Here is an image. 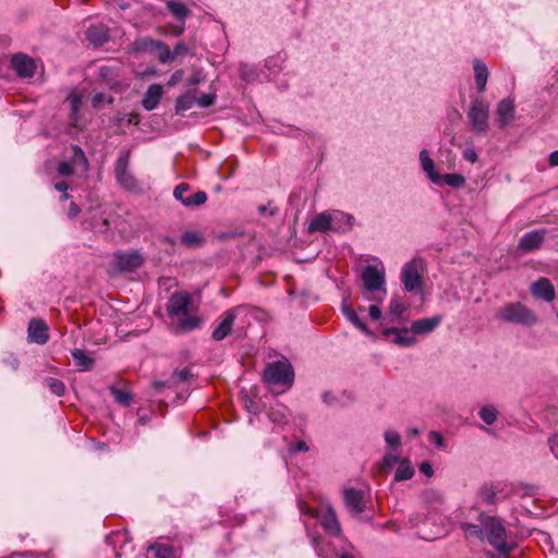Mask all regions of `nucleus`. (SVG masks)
Listing matches in <instances>:
<instances>
[{
    "label": "nucleus",
    "mask_w": 558,
    "mask_h": 558,
    "mask_svg": "<svg viewBox=\"0 0 558 558\" xmlns=\"http://www.w3.org/2000/svg\"><path fill=\"white\" fill-rule=\"evenodd\" d=\"M192 296L186 291L174 292L167 304V313L170 318H175L173 326L175 333L192 331L198 328L202 319L190 313Z\"/></svg>",
    "instance_id": "1"
},
{
    "label": "nucleus",
    "mask_w": 558,
    "mask_h": 558,
    "mask_svg": "<svg viewBox=\"0 0 558 558\" xmlns=\"http://www.w3.org/2000/svg\"><path fill=\"white\" fill-rule=\"evenodd\" d=\"M477 520L485 530L488 543L501 555H509L513 547L507 542L506 527L502 521L493 515L480 513Z\"/></svg>",
    "instance_id": "2"
},
{
    "label": "nucleus",
    "mask_w": 558,
    "mask_h": 558,
    "mask_svg": "<svg viewBox=\"0 0 558 558\" xmlns=\"http://www.w3.org/2000/svg\"><path fill=\"white\" fill-rule=\"evenodd\" d=\"M362 281L364 288L369 295L367 300L375 302H383L386 298L387 290L385 268L381 265H367L362 271Z\"/></svg>",
    "instance_id": "3"
},
{
    "label": "nucleus",
    "mask_w": 558,
    "mask_h": 558,
    "mask_svg": "<svg viewBox=\"0 0 558 558\" xmlns=\"http://www.w3.org/2000/svg\"><path fill=\"white\" fill-rule=\"evenodd\" d=\"M263 378L267 384L290 388L294 383V369L289 360L282 356L266 365Z\"/></svg>",
    "instance_id": "4"
},
{
    "label": "nucleus",
    "mask_w": 558,
    "mask_h": 558,
    "mask_svg": "<svg viewBox=\"0 0 558 558\" xmlns=\"http://www.w3.org/2000/svg\"><path fill=\"white\" fill-rule=\"evenodd\" d=\"M496 318L517 325L531 326L536 323V316L520 302L509 303L496 312Z\"/></svg>",
    "instance_id": "5"
},
{
    "label": "nucleus",
    "mask_w": 558,
    "mask_h": 558,
    "mask_svg": "<svg viewBox=\"0 0 558 558\" xmlns=\"http://www.w3.org/2000/svg\"><path fill=\"white\" fill-rule=\"evenodd\" d=\"M423 259L416 257L404 265L401 271V281L408 292L422 290Z\"/></svg>",
    "instance_id": "6"
},
{
    "label": "nucleus",
    "mask_w": 558,
    "mask_h": 558,
    "mask_svg": "<svg viewBox=\"0 0 558 558\" xmlns=\"http://www.w3.org/2000/svg\"><path fill=\"white\" fill-rule=\"evenodd\" d=\"M131 151L123 149L120 151L114 166V175L118 183L128 191H136L138 189L135 177L129 171V162Z\"/></svg>",
    "instance_id": "7"
},
{
    "label": "nucleus",
    "mask_w": 558,
    "mask_h": 558,
    "mask_svg": "<svg viewBox=\"0 0 558 558\" xmlns=\"http://www.w3.org/2000/svg\"><path fill=\"white\" fill-rule=\"evenodd\" d=\"M488 113L489 107L486 102L478 98H474L471 101V107L468 112L469 121L472 129L480 134H484L488 129Z\"/></svg>",
    "instance_id": "8"
},
{
    "label": "nucleus",
    "mask_w": 558,
    "mask_h": 558,
    "mask_svg": "<svg viewBox=\"0 0 558 558\" xmlns=\"http://www.w3.org/2000/svg\"><path fill=\"white\" fill-rule=\"evenodd\" d=\"M132 52H151L158 50V60L161 63H167L169 59V47L161 40H156L151 37H141L135 39L130 47Z\"/></svg>",
    "instance_id": "9"
},
{
    "label": "nucleus",
    "mask_w": 558,
    "mask_h": 558,
    "mask_svg": "<svg viewBox=\"0 0 558 558\" xmlns=\"http://www.w3.org/2000/svg\"><path fill=\"white\" fill-rule=\"evenodd\" d=\"M190 185L187 183H180L173 191L175 199L180 201L185 207H198L206 203L207 194L204 191H197L189 194Z\"/></svg>",
    "instance_id": "10"
},
{
    "label": "nucleus",
    "mask_w": 558,
    "mask_h": 558,
    "mask_svg": "<svg viewBox=\"0 0 558 558\" xmlns=\"http://www.w3.org/2000/svg\"><path fill=\"white\" fill-rule=\"evenodd\" d=\"M144 257L136 251L117 253L113 258L114 267L120 271H134L142 266Z\"/></svg>",
    "instance_id": "11"
},
{
    "label": "nucleus",
    "mask_w": 558,
    "mask_h": 558,
    "mask_svg": "<svg viewBox=\"0 0 558 558\" xmlns=\"http://www.w3.org/2000/svg\"><path fill=\"white\" fill-rule=\"evenodd\" d=\"M48 325L40 318H33L28 324V340L37 344H45L49 340Z\"/></svg>",
    "instance_id": "12"
},
{
    "label": "nucleus",
    "mask_w": 558,
    "mask_h": 558,
    "mask_svg": "<svg viewBox=\"0 0 558 558\" xmlns=\"http://www.w3.org/2000/svg\"><path fill=\"white\" fill-rule=\"evenodd\" d=\"M344 502L352 514L359 515L365 510L364 493L355 488H345Z\"/></svg>",
    "instance_id": "13"
},
{
    "label": "nucleus",
    "mask_w": 558,
    "mask_h": 558,
    "mask_svg": "<svg viewBox=\"0 0 558 558\" xmlns=\"http://www.w3.org/2000/svg\"><path fill=\"white\" fill-rule=\"evenodd\" d=\"M11 63L19 76L33 77L35 74L36 65L34 60L24 53H16L12 56Z\"/></svg>",
    "instance_id": "14"
},
{
    "label": "nucleus",
    "mask_w": 558,
    "mask_h": 558,
    "mask_svg": "<svg viewBox=\"0 0 558 558\" xmlns=\"http://www.w3.org/2000/svg\"><path fill=\"white\" fill-rule=\"evenodd\" d=\"M545 236V229L526 232L519 242V248L523 252H532L538 250L544 243Z\"/></svg>",
    "instance_id": "15"
},
{
    "label": "nucleus",
    "mask_w": 558,
    "mask_h": 558,
    "mask_svg": "<svg viewBox=\"0 0 558 558\" xmlns=\"http://www.w3.org/2000/svg\"><path fill=\"white\" fill-rule=\"evenodd\" d=\"M408 303L402 298L395 295L389 303L388 319L393 323H404L408 319Z\"/></svg>",
    "instance_id": "16"
},
{
    "label": "nucleus",
    "mask_w": 558,
    "mask_h": 558,
    "mask_svg": "<svg viewBox=\"0 0 558 558\" xmlns=\"http://www.w3.org/2000/svg\"><path fill=\"white\" fill-rule=\"evenodd\" d=\"M515 106L512 99L505 98L497 106V123L499 129L506 128L514 118Z\"/></svg>",
    "instance_id": "17"
},
{
    "label": "nucleus",
    "mask_w": 558,
    "mask_h": 558,
    "mask_svg": "<svg viewBox=\"0 0 558 558\" xmlns=\"http://www.w3.org/2000/svg\"><path fill=\"white\" fill-rule=\"evenodd\" d=\"M235 318V310L227 311L219 325L214 329L211 338L216 341H221L227 338L232 331Z\"/></svg>",
    "instance_id": "18"
},
{
    "label": "nucleus",
    "mask_w": 558,
    "mask_h": 558,
    "mask_svg": "<svg viewBox=\"0 0 558 558\" xmlns=\"http://www.w3.org/2000/svg\"><path fill=\"white\" fill-rule=\"evenodd\" d=\"M531 291L535 298L542 299L546 302L554 301L556 296L555 288L550 280L547 278H539L538 280H536L532 284Z\"/></svg>",
    "instance_id": "19"
},
{
    "label": "nucleus",
    "mask_w": 558,
    "mask_h": 558,
    "mask_svg": "<svg viewBox=\"0 0 558 558\" xmlns=\"http://www.w3.org/2000/svg\"><path fill=\"white\" fill-rule=\"evenodd\" d=\"M441 323V316L422 318L412 323L411 332L413 335H427L436 329Z\"/></svg>",
    "instance_id": "20"
},
{
    "label": "nucleus",
    "mask_w": 558,
    "mask_h": 558,
    "mask_svg": "<svg viewBox=\"0 0 558 558\" xmlns=\"http://www.w3.org/2000/svg\"><path fill=\"white\" fill-rule=\"evenodd\" d=\"M320 524L326 532L333 536H339L341 533V526L336 512L332 508H327L325 513L320 518Z\"/></svg>",
    "instance_id": "21"
},
{
    "label": "nucleus",
    "mask_w": 558,
    "mask_h": 558,
    "mask_svg": "<svg viewBox=\"0 0 558 558\" xmlns=\"http://www.w3.org/2000/svg\"><path fill=\"white\" fill-rule=\"evenodd\" d=\"M411 328H397L390 327L384 330L386 336L395 335V342L402 347H411L416 342V339L413 335H410Z\"/></svg>",
    "instance_id": "22"
},
{
    "label": "nucleus",
    "mask_w": 558,
    "mask_h": 558,
    "mask_svg": "<svg viewBox=\"0 0 558 558\" xmlns=\"http://www.w3.org/2000/svg\"><path fill=\"white\" fill-rule=\"evenodd\" d=\"M161 97L162 86L159 84H151L143 97L142 105L148 111L154 110L158 106Z\"/></svg>",
    "instance_id": "23"
},
{
    "label": "nucleus",
    "mask_w": 558,
    "mask_h": 558,
    "mask_svg": "<svg viewBox=\"0 0 558 558\" xmlns=\"http://www.w3.org/2000/svg\"><path fill=\"white\" fill-rule=\"evenodd\" d=\"M332 229V217L328 213H320L316 215L310 226V232H326Z\"/></svg>",
    "instance_id": "24"
},
{
    "label": "nucleus",
    "mask_w": 558,
    "mask_h": 558,
    "mask_svg": "<svg viewBox=\"0 0 558 558\" xmlns=\"http://www.w3.org/2000/svg\"><path fill=\"white\" fill-rule=\"evenodd\" d=\"M289 416L288 408L280 403L272 405L268 411V417L275 425L283 426L288 424Z\"/></svg>",
    "instance_id": "25"
},
{
    "label": "nucleus",
    "mask_w": 558,
    "mask_h": 558,
    "mask_svg": "<svg viewBox=\"0 0 558 558\" xmlns=\"http://www.w3.org/2000/svg\"><path fill=\"white\" fill-rule=\"evenodd\" d=\"M86 38L89 43L100 46L108 40V31L102 25H92L86 31Z\"/></svg>",
    "instance_id": "26"
},
{
    "label": "nucleus",
    "mask_w": 558,
    "mask_h": 558,
    "mask_svg": "<svg viewBox=\"0 0 558 558\" xmlns=\"http://www.w3.org/2000/svg\"><path fill=\"white\" fill-rule=\"evenodd\" d=\"M473 70L476 86L480 92H484L486 88L487 80H488V69L484 62L481 60H474Z\"/></svg>",
    "instance_id": "27"
},
{
    "label": "nucleus",
    "mask_w": 558,
    "mask_h": 558,
    "mask_svg": "<svg viewBox=\"0 0 558 558\" xmlns=\"http://www.w3.org/2000/svg\"><path fill=\"white\" fill-rule=\"evenodd\" d=\"M420 160H421V165H422L423 170L427 173V175L430 179V181H433L434 183H439L440 182V174H438L435 171L434 161L428 156V151L426 149H423L420 153Z\"/></svg>",
    "instance_id": "28"
},
{
    "label": "nucleus",
    "mask_w": 558,
    "mask_h": 558,
    "mask_svg": "<svg viewBox=\"0 0 558 558\" xmlns=\"http://www.w3.org/2000/svg\"><path fill=\"white\" fill-rule=\"evenodd\" d=\"M147 558H174L173 547L166 544H154L147 549Z\"/></svg>",
    "instance_id": "29"
},
{
    "label": "nucleus",
    "mask_w": 558,
    "mask_h": 558,
    "mask_svg": "<svg viewBox=\"0 0 558 558\" xmlns=\"http://www.w3.org/2000/svg\"><path fill=\"white\" fill-rule=\"evenodd\" d=\"M72 356L80 371H89L94 367V359L89 356L84 350L74 349L72 351Z\"/></svg>",
    "instance_id": "30"
},
{
    "label": "nucleus",
    "mask_w": 558,
    "mask_h": 558,
    "mask_svg": "<svg viewBox=\"0 0 558 558\" xmlns=\"http://www.w3.org/2000/svg\"><path fill=\"white\" fill-rule=\"evenodd\" d=\"M166 7L181 22H184L190 14L187 7L181 1L170 0L166 3Z\"/></svg>",
    "instance_id": "31"
},
{
    "label": "nucleus",
    "mask_w": 558,
    "mask_h": 558,
    "mask_svg": "<svg viewBox=\"0 0 558 558\" xmlns=\"http://www.w3.org/2000/svg\"><path fill=\"white\" fill-rule=\"evenodd\" d=\"M414 475V468L411 465L410 461L403 459L400 461V464L395 473V481L401 482L412 478Z\"/></svg>",
    "instance_id": "32"
},
{
    "label": "nucleus",
    "mask_w": 558,
    "mask_h": 558,
    "mask_svg": "<svg viewBox=\"0 0 558 558\" xmlns=\"http://www.w3.org/2000/svg\"><path fill=\"white\" fill-rule=\"evenodd\" d=\"M342 312L344 316L348 318V320H350L356 328H359L361 331L365 333H369L366 324L361 320V318L357 316V314L350 305L343 304Z\"/></svg>",
    "instance_id": "33"
},
{
    "label": "nucleus",
    "mask_w": 558,
    "mask_h": 558,
    "mask_svg": "<svg viewBox=\"0 0 558 558\" xmlns=\"http://www.w3.org/2000/svg\"><path fill=\"white\" fill-rule=\"evenodd\" d=\"M497 490L490 484H485L481 487L480 497L486 505H494L496 502Z\"/></svg>",
    "instance_id": "34"
},
{
    "label": "nucleus",
    "mask_w": 558,
    "mask_h": 558,
    "mask_svg": "<svg viewBox=\"0 0 558 558\" xmlns=\"http://www.w3.org/2000/svg\"><path fill=\"white\" fill-rule=\"evenodd\" d=\"M440 181L454 189L462 187L465 184V178L458 173H447L440 175Z\"/></svg>",
    "instance_id": "35"
},
{
    "label": "nucleus",
    "mask_w": 558,
    "mask_h": 558,
    "mask_svg": "<svg viewBox=\"0 0 558 558\" xmlns=\"http://www.w3.org/2000/svg\"><path fill=\"white\" fill-rule=\"evenodd\" d=\"M109 391H110V395L114 398V400L121 404V405H129L131 400H132V396L130 392L128 391H124L118 387H114V386H111L109 387Z\"/></svg>",
    "instance_id": "36"
},
{
    "label": "nucleus",
    "mask_w": 558,
    "mask_h": 558,
    "mask_svg": "<svg viewBox=\"0 0 558 558\" xmlns=\"http://www.w3.org/2000/svg\"><path fill=\"white\" fill-rule=\"evenodd\" d=\"M461 529L463 530L466 537L475 536L480 539H484L485 530L480 525L473 523H461Z\"/></svg>",
    "instance_id": "37"
},
{
    "label": "nucleus",
    "mask_w": 558,
    "mask_h": 558,
    "mask_svg": "<svg viewBox=\"0 0 558 558\" xmlns=\"http://www.w3.org/2000/svg\"><path fill=\"white\" fill-rule=\"evenodd\" d=\"M478 415L487 425H492L497 420V410L493 405H484L480 410Z\"/></svg>",
    "instance_id": "38"
},
{
    "label": "nucleus",
    "mask_w": 558,
    "mask_h": 558,
    "mask_svg": "<svg viewBox=\"0 0 558 558\" xmlns=\"http://www.w3.org/2000/svg\"><path fill=\"white\" fill-rule=\"evenodd\" d=\"M45 383L53 395L58 397H62L64 395L65 385L63 384L62 380L53 377H47L45 379Z\"/></svg>",
    "instance_id": "39"
},
{
    "label": "nucleus",
    "mask_w": 558,
    "mask_h": 558,
    "mask_svg": "<svg viewBox=\"0 0 558 558\" xmlns=\"http://www.w3.org/2000/svg\"><path fill=\"white\" fill-rule=\"evenodd\" d=\"M194 102H195V98L193 96L184 95V96L179 97L175 102L177 113L189 110L193 106Z\"/></svg>",
    "instance_id": "40"
},
{
    "label": "nucleus",
    "mask_w": 558,
    "mask_h": 558,
    "mask_svg": "<svg viewBox=\"0 0 558 558\" xmlns=\"http://www.w3.org/2000/svg\"><path fill=\"white\" fill-rule=\"evenodd\" d=\"M68 100L71 106L72 119L76 120V114L78 113L81 105H82V97L78 93L72 92L68 96Z\"/></svg>",
    "instance_id": "41"
},
{
    "label": "nucleus",
    "mask_w": 558,
    "mask_h": 558,
    "mask_svg": "<svg viewBox=\"0 0 558 558\" xmlns=\"http://www.w3.org/2000/svg\"><path fill=\"white\" fill-rule=\"evenodd\" d=\"M189 52V47L183 41H179L172 51L169 49V59L167 60V63L173 61L177 57H184Z\"/></svg>",
    "instance_id": "42"
},
{
    "label": "nucleus",
    "mask_w": 558,
    "mask_h": 558,
    "mask_svg": "<svg viewBox=\"0 0 558 558\" xmlns=\"http://www.w3.org/2000/svg\"><path fill=\"white\" fill-rule=\"evenodd\" d=\"M181 242L186 246L198 245L202 242V238L198 233L189 231L182 234Z\"/></svg>",
    "instance_id": "43"
},
{
    "label": "nucleus",
    "mask_w": 558,
    "mask_h": 558,
    "mask_svg": "<svg viewBox=\"0 0 558 558\" xmlns=\"http://www.w3.org/2000/svg\"><path fill=\"white\" fill-rule=\"evenodd\" d=\"M191 377H192L191 369L189 367H184L182 369H175L172 374L171 379L175 384H179V383H185V381L190 380Z\"/></svg>",
    "instance_id": "44"
},
{
    "label": "nucleus",
    "mask_w": 558,
    "mask_h": 558,
    "mask_svg": "<svg viewBox=\"0 0 558 558\" xmlns=\"http://www.w3.org/2000/svg\"><path fill=\"white\" fill-rule=\"evenodd\" d=\"M384 437H385V441L390 447H395L396 448V447H399L400 444H401L400 435L396 430H386Z\"/></svg>",
    "instance_id": "45"
},
{
    "label": "nucleus",
    "mask_w": 558,
    "mask_h": 558,
    "mask_svg": "<svg viewBox=\"0 0 558 558\" xmlns=\"http://www.w3.org/2000/svg\"><path fill=\"white\" fill-rule=\"evenodd\" d=\"M73 162L82 163L84 168H87L88 161L83 151V149L78 146H73Z\"/></svg>",
    "instance_id": "46"
},
{
    "label": "nucleus",
    "mask_w": 558,
    "mask_h": 558,
    "mask_svg": "<svg viewBox=\"0 0 558 558\" xmlns=\"http://www.w3.org/2000/svg\"><path fill=\"white\" fill-rule=\"evenodd\" d=\"M215 99L216 96L214 94H203L195 101L201 108H208L214 104Z\"/></svg>",
    "instance_id": "47"
},
{
    "label": "nucleus",
    "mask_w": 558,
    "mask_h": 558,
    "mask_svg": "<svg viewBox=\"0 0 558 558\" xmlns=\"http://www.w3.org/2000/svg\"><path fill=\"white\" fill-rule=\"evenodd\" d=\"M74 172L72 162L62 161L58 166V173L62 177H70Z\"/></svg>",
    "instance_id": "48"
},
{
    "label": "nucleus",
    "mask_w": 558,
    "mask_h": 558,
    "mask_svg": "<svg viewBox=\"0 0 558 558\" xmlns=\"http://www.w3.org/2000/svg\"><path fill=\"white\" fill-rule=\"evenodd\" d=\"M398 461H399L398 454L387 453L383 459V468L390 469Z\"/></svg>",
    "instance_id": "49"
},
{
    "label": "nucleus",
    "mask_w": 558,
    "mask_h": 558,
    "mask_svg": "<svg viewBox=\"0 0 558 558\" xmlns=\"http://www.w3.org/2000/svg\"><path fill=\"white\" fill-rule=\"evenodd\" d=\"M240 75L243 80L250 81L253 80L256 75L255 71L253 69H248L247 65H241L240 68Z\"/></svg>",
    "instance_id": "50"
},
{
    "label": "nucleus",
    "mask_w": 558,
    "mask_h": 558,
    "mask_svg": "<svg viewBox=\"0 0 558 558\" xmlns=\"http://www.w3.org/2000/svg\"><path fill=\"white\" fill-rule=\"evenodd\" d=\"M308 446L304 442V441H298L293 445L290 446L289 448V451L291 453H296V452H307L308 451Z\"/></svg>",
    "instance_id": "51"
},
{
    "label": "nucleus",
    "mask_w": 558,
    "mask_h": 558,
    "mask_svg": "<svg viewBox=\"0 0 558 558\" xmlns=\"http://www.w3.org/2000/svg\"><path fill=\"white\" fill-rule=\"evenodd\" d=\"M258 213L260 215L269 214L270 216H275L278 213V208L271 206V202H269L268 205H259Z\"/></svg>",
    "instance_id": "52"
},
{
    "label": "nucleus",
    "mask_w": 558,
    "mask_h": 558,
    "mask_svg": "<svg viewBox=\"0 0 558 558\" xmlns=\"http://www.w3.org/2000/svg\"><path fill=\"white\" fill-rule=\"evenodd\" d=\"M183 70H177L174 73H172V75L170 76L167 85L172 87V86H175L179 82H181L182 77H183Z\"/></svg>",
    "instance_id": "53"
},
{
    "label": "nucleus",
    "mask_w": 558,
    "mask_h": 558,
    "mask_svg": "<svg viewBox=\"0 0 558 558\" xmlns=\"http://www.w3.org/2000/svg\"><path fill=\"white\" fill-rule=\"evenodd\" d=\"M429 438L435 442L437 447H444L445 441L440 433L433 430L429 433Z\"/></svg>",
    "instance_id": "54"
},
{
    "label": "nucleus",
    "mask_w": 558,
    "mask_h": 558,
    "mask_svg": "<svg viewBox=\"0 0 558 558\" xmlns=\"http://www.w3.org/2000/svg\"><path fill=\"white\" fill-rule=\"evenodd\" d=\"M368 314L373 320H378L381 317V310L377 305H371L368 308Z\"/></svg>",
    "instance_id": "55"
},
{
    "label": "nucleus",
    "mask_w": 558,
    "mask_h": 558,
    "mask_svg": "<svg viewBox=\"0 0 558 558\" xmlns=\"http://www.w3.org/2000/svg\"><path fill=\"white\" fill-rule=\"evenodd\" d=\"M420 471L428 477L434 474L433 465L429 462L421 463Z\"/></svg>",
    "instance_id": "56"
},
{
    "label": "nucleus",
    "mask_w": 558,
    "mask_h": 558,
    "mask_svg": "<svg viewBox=\"0 0 558 558\" xmlns=\"http://www.w3.org/2000/svg\"><path fill=\"white\" fill-rule=\"evenodd\" d=\"M549 447L553 454L558 459V436L549 439Z\"/></svg>",
    "instance_id": "57"
},
{
    "label": "nucleus",
    "mask_w": 558,
    "mask_h": 558,
    "mask_svg": "<svg viewBox=\"0 0 558 558\" xmlns=\"http://www.w3.org/2000/svg\"><path fill=\"white\" fill-rule=\"evenodd\" d=\"M80 213H81L80 206L76 203L72 202L70 204V208H69V214H68L69 217L75 218Z\"/></svg>",
    "instance_id": "58"
},
{
    "label": "nucleus",
    "mask_w": 558,
    "mask_h": 558,
    "mask_svg": "<svg viewBox=\"0 0 558 558\" xmlns=\"http://www.w3.org/2000/svg\"><path fill=\"white\" fill-rule=\"evenodd\" d=\"M463 156L466 160H469L471 162H475L477 160V154L472 149L465 150Z\"/></svg>",
    "instance_id": "59"
},
{
    "label": "nucleus",
    "mask_w": 558,
    "mask_h": 558,
    "mask_svg": "<svg viewBox=\"0 0 558 558\" xmlns=\"http://www.w3.org/2000/svg\"><path fill=\"white\" fill-rule=\"evenodd\" d=\"M300 510L303 513L308 514L311 517H317V514L314 512V510L312 508H310L308 506H306L304 502L300 504Z\"/></svg>",
    "instance_id": "60"
},
{
    "label": "nucleus",
    "mask_w": 558,
    "mask_h": 558,
    "mask_svg": "<svg viewBox=\"0 0 558 558\" xmlns=\"http://www.w3.org/2000/svg\"><path fill=\"white\" fill-rule=\"evenodd\" d=\"M300 510L303 513L308 514L311 517H317V514L314 512V510L312 508H310L308 506H306L304 502L300 504Z\"/></svg>",
    "instance_id": "61"
},
{
    "label": "nucleus",
    "mask_w": 558,
    "mask_h": 558,
    "mask_svg": "<svg viewBox=\"0 0 558 558\" xmlns=\"http://www.w3.org/2000/svg\"><path fill=\"white\" fill-rule=\"evenodd\" d=\"M549 165L553 167L558 166V150L550 153L549 155Z\"/></svg>",
    "instance_id": "62"
},
{
    "label": "nucleus",
    "mask_w": 558,
    "mask_h": 558,
    "mask_svg": "<svg viewBox=\"0 0 558 558\" xmlns=\"http://www.w3.org/2000/svg\"><path fill=\"white\" fill-rule=\"evenodd\" d=\"M54 189H56L57 191H59V192H62V193H63V192H66V191H68L69 185H68V183H66V182H64V181H60V182H57V183L54 184Z\"/></svg>",
    "instance_id": "63"
},
{
    "label": "nucleus",
    "mask_w": 558,
    "mask_h": 558,
    "mask_svg": "<svg viewBox=\"0 0 558 558\" xmlns=\"http://www.w3.org/2000/svg\"><path fill=\"white\" fill-rule=\"evenodd\" d=\"M246 409L250 411V412H253V413H257L259 410H258V405L256 404L255 401L253 400H250L248 402H246L245 404Z\"/></svg>",
    "instance_id": "64"
}]
</instances>
